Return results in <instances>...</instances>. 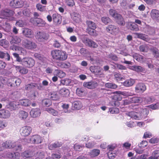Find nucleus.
I'll return each instance as SVG.
<instances>
[{"mask_svg":"<svg viewBox=\"0 0 159 159\" xmlns=\"http://www.w3.org/2000/svg\"><path fill=\"white\" fill-rule=\"evenodd\" d=\"M24 3L21 0H13L10 3V5L14 8H20L23 7Z\"/></svg>","mask_w":159,"mask_h":159,"instance_id":"obj_20","label":"nucleus"},{"mask_svg":"<svg viewBox=\"0 0 159 159\" xmlns=\"http://www.w3.org/2000/svg\"><path fill=\"white\" fill-rule=\"evenodd\" d=\"M101 20L103 23L106 25L110 22V19L107 17L104 16L102 17Z\"/></svg>","mask_w":159,"mask_h":159,"instance_id":"obj_63","label":"nucleus"},{"mask_svg":"<svg viewBox=\"0 0 159 159\" xmlns=\"http://www.w3.org/2000/svg\"><path fill=\"white\" fill-rule=\"evenodd\" d=\"M148 107L143 108L139 107L135 111H130L126 113L127 115L132 119L139 120L145 119L149 113Z\"/></svg>","mask_w":159,"mask_h":159,"instance_id":"obj_1","label":"nucleus"},{"mask_svg":"<svg viewBox=\"0 0 159 159\" xmlns=\"http://www.w3.org/2000/svg\"><path fill=\"white\" fill-rule=\"evenodd\" d=\"M131 103L141 102L142 98L138 97H134L130 98Z\"/></svg>","mask_w":159,"mask_h":159,"instance_id":"obj_45","label":"nucleus"},{"mask_svg":"<svg viewBox=\"0 0 159 159\" xmlns=\"http://www.w3.org/2000/svg\"><path fill=\"white\" fill-rule=\"evenodd\" d=\"M22 33L26 37L32 38L34 37V33L32 30L28 28H25L22 31Z\"/></svg>","mask_w":159,"mask_h":159,"instance_id":"obj_23","label":"nucleus"},{"mask_svg":"<svg viewBox=\"0 0 159 159\" xmlns=\"http://www.w3.org/2000/svg\"><path fill=\"white\" fill-rule=\"evenodd\" d=\"M41 113V111L39 108H33L31 109L30 115V117L33 118H36L39 117Z\"/></svg>","mask_w":159,"mask_h":159,"instance_id":"obj_15","label":"nucleus"},{"mask_svg":"<svg viewBox=\"0 0 159 159\" xmlns=\"http://www.w3.org/2000/svg\"><path fill=\"white\" fill-rule=\"evenodd\" d=\"M106 31L113 35H117L120 32L119 27L112 25H109L106 27Z\"/></svg>","mask_w":159,"mask_h":159,"instance_id":"obj_10","label":"nucleus"},{"mask_svg":"<svg viewBox=\"0 0 159 159\" xmlns=\"http://www.w3.org/2000/svg\"><path fill=\"white\" fill-rule=\"evenodd\" d=\"M6 157L12 159H19L20 157V153L16 152L14 153L8 152L6 155Z\"/></svg>","mask_w":159,"mask_h":159,"instance_id":"obj_30","label":"nucleus"},{"mask_svg":"<svg viewBox=\"0 0 159 159\" xmlns=\"http://www.w3.org/2000/svg\"><path fill=\"white\" fill-rule=\"evenodd\" d=\"M62 145V143L61 142L56 141L54 143L49 144L48 145V148L49 149L52 150L55 148L60 147Z\"/></svg>","mask_w":159,"mask_h":159,"instance_id":"obj_33","label":"nucleus"},{"mask_svg":"<svg viewBox=\"0 0 159 159\" xmlns=\"http://www.w3.org/2000/svg\"><path fill=\"white\" fill-rule=\"evenodd\" d=\"M0 58H4L5 59L8 61L10 59V56L9 54L7 52L5 53L2 51H0Z\"/></svg>","mask_w":159,"mask_h":159,"instance_id":"obj_40","label":"nucleus"},{"mask_svg":"<svg viewBox=\"0 0 159 159\" xmlns=\"http://www.w3.org/2000/svg\"><path fill=\"white\" fill-rule=\"evenodd\" d=\"M58 66L63 68H69L71 65L69 62H60L58 64Z\"/></svg>","mask_w":159,"mask_h":159,"instance_id":"obj_46","label":"nucleus"},{"mask_svg":"<svg viewBox=\"0 0 159 159\" xmlns=\"http://www.w3.org/2000/svg\"><path fill=\"white\" fill-rule=\"evenodd\" d=\"M14 14L13 11L8 9H5L2 11L0 12V18H4L7 17H10Z\"/></svg>","mask_w":159,"mask_h":159,"instance_id":"obj_16","label":"nucleus"},{"mask_svg":"<svg viewBox=\"0 0 159 159\" xmlns=\"http://www.w3.org/2000/svg\"><path fill=\"white\" fill-rule=\"evenodd\" d=\"M15 68L17 71L22 74H25L28 72L27 69L22 67L16 66Z\"/></svg>","mask_w":159,"mask_h":159,"instance_id":"obj_37","label":"nucleus"},{"mask_svg":"<svg viewBox=\"0 0 159 159\" xmlns=\"http://www.w3.org/2000/svg\"><path fill=\"white\" fill-rule=\"evenodd\" d=\"M42 138L38 135L32 136L28 141L32 143L39 144L42 142Z\"/></svg>","mask_w":159,"mask_h":159,"instance_id":"obj_17","label":"nucleus"},{"mask_svg":"<svg viewBox=\"0 0 159 159\" xmlns=\"http://www.w3.org/2000/svg\"><path fill=\"white\" fill-rule=\"evenodd\" d=\"M11 116V113L7 110H0V118L7 119L9 118Z\"/></svg>","mask_w":159,"mask_h":159,"instance_id":"obj_25","label":"nucleus"},{"mask_svg":"<svg viewBox=\"0 0 159 159\" xmlns=\"http://www.w3.org/2000/svg\"><path fill=\"white\" fill-rule=\"evenodd\" d=\"M22 45L26 48L30 50H33L36 48L37 45L35 43L31 40L25 39L22 42Z\"/></svg>","mask_w":159,"mask_h":159,"instance_id":"obj_8","label":"nucleus"},{"mask_svg":"<svg viewBox=\"0 0 159 159\" xmlns=\"http://www.w3.org/2000/svg\"><path fill=\"white\" fill-rule=\"evenodd\" d=\"M15 148L16 150H20L21 146L20 145L16 146V143L11 141L10 140L7 141L3 142L2 144V146H0V151H2L5 148Z\"/></svg>","mask_w":159,"mask_h":159,"instance_id":"obj_6","label":"nucleus"},{"mask_svg":"<svg viewBox=\"0 0 159 159\" xmlns=\"http://www.w3.org/2000/svg\"><path fill=\"white\" fill-rule=\"evenodd\" d=\"M83 85L84 87L89 89H93L98 86L97 82L95 81H91L89 82H84Z\"/></svg>","mask_w":159,"mask_h":159,"instance_id":"obj_24","label":"nucleus"},{"mask_svg":"<svg viewBox=\"0 0 159 159\" xmlns=\"http://www.w3.org/2000/svg\"><path fill=\"white\" fill-rule=\"evenodd\" d=\"M73 107L74 109L79 110L82 107V105L81 102L78 101L75 102L73 104Z\"/></svg>","mask_w":159,"mask_h":159,"instance_id":"obj_44","label":"nucleus"},{"mask_svg":"<svg viewBox=\"0 0 159 159\" xmlns=\"http://www.w3.org/2000/svg\"><path fill=\"white\" fill-rule=\"evenodd\" d=\"M65 3L69 7H72L75 4L74 0H66Z\"/></svg>","mask_w":159,"mask_h":159,"instance_id":"obj_64","label":"nucleus"},{"mask_svg":"<svg viewBox=\"0 0 159 159\" xmlns=\"http://www.w3.org/2000/svg\"><path fill=\"white\" fill-rule=\"evenodd\" d=\"M26 25L25 21L22 20H19L16 22V25L20 27H22Z\"/></svg>","mask_w":159,"mask_h":159,"instance_id":"obj_61","label":"nucleus"},{"mask_svg":"<svg viewBox=\"0 0 159 159\" xmlns=\"http://www.w3.org/2000/svg\"><path fill=\"white\" fill-rule=\"evenodd\" d=\"M51 55L53 59L60 61L65 60L68 57V54L65 52L59 50H52Z\"/></svg>","mask_w":159,"mask_h":159,"instance_id":"obj_2","label":"nucleus"},{"mask_svg":"<svg viewBox=\"0 0 159 159\" xmlns=\"http://www.w3.org/2000/svg\"><path fill=\"white\" fill-rule=\"evenodd\" d=\"M35 152H32L29 151H25L23 153L22 156L24 157H25V158H29V157L35 155Z\"/></svg>","mask_w":159,"mask_h":159,"instance_id":"obj_41","label":"nucleus"},{"mask_svg":"<svg viewBox=\"0 0 159 159\" xmlns=\"http://www.w3.org/2000/svg\"><path fill=\"white\" fill-rule=\"evenodd\" d=\"M35 37L39 42L43 43L48 39L49 35L43 31H38L35 34Z\"/></svg>","mask_w":159,"mask_h":159,"instance_id":"obj_7","label":"nucleus"},{"mask_svg":"<svg viewBox=\"0 0 159 159\" xmlns=\"http://www.w3.org/2000/svg\"><path fill=\"white\" fill-rule=\"evenodd\" d=\"M34 55L36 58H38L42 62H44L46 61V59L43 56L38 53H35Z\"/></svg>","mask_w":159,"mask_h":159,"instance_id":"obj_56","label":"nucleus"},{"mask_svg":"<svg viewBox=\"0 0 159 159\" xmlns=\"http://www.w3.org/2000/svg\"><path fill=\"white\" fill-rule=\"evenodd\" d=\"M30 21L34 24H37L39 26H43L46 24L45 21L39 18L31 19Z\"/></svg>","mask_w":159,"mask_h":159,"instance_id":"obj_21","label":"nucleus"},{"mask_svg":"<svg viewBox=\"0 0 159 159\" xmlns=\"http://www.w3.org/2000/svg\"><path fill=\"white\" fill-rule=\"evenodd\" d=\"M159 101L158 95L148 96L145 98H142L141 103L144 104H150L156 100Z\"/></svg>","mask_w":159,"mask_h":159,"instance_id":"obj_9","label":"nucleus"},{"mask_svg":"<svg viewBox=\"0 0 159 159\" xmlns=\"http://www.w3.org/2000/svg\"><path fill=\"white\" fill-rule=\"evenodd\" d=\"M82 41L86 45L90 47L95 48L98 46V44L95 42L88 38H83L82 39Z\"/></svg>","mask_w":159,"mask_h":159,"instance_id":"obj_12","label":"nucleus"},{"mask_svg":"<svg viewBox=\"0 0 159 159\" xmlns=\"http://www.w3.org/2000/svg\"><path fill=\"white\" fill-rule=\"evenodd\" d=\"M99 9L98 8H97L95 9L94 8V11H93V10H89L88 12V14L89 15V17L91 18L92 16H94V12L98 13L99 11Z\"/></svg>","mask_w":159,"mask_h":159,"instance_id":"obj_43","label":"nucleus"},{"mask_svg":"<svg viewBox=\"0 0 159 159\" xmlns=\"http://www.w3.org/2000/svg\"><path fill=\"white\" fill-rule=\"evenodd\" d=\"M100 152V151L99 150L94 149L91 151L90 153V155L92 157H95L99 155Z\"/></svg>","mask_w":159,"mask_h":159,"instance_id":"obj_54","label":"nucleus"},{"mask_svg":"<svg viewBox=\"0 0 159 159\" xmlns=\"http://www.w3.org/2000/svg\"><path fill=\"white\" fill-rule=\"evenodd\" d=\"M133 57L137 61L140 62H143L145 61V58L142 56L135 54H133Z\"/></svg>","mask_w":159,"mask_h":159,"instance_id":"obj_35","label":"nucleus"},{"mask_svg":"<svg viewBox=\"0 0 159 159\" xmlns=\"http://www.w3.org/2000/svg\"><path fill=\"white\" fill-rule=\"evenodd\" d=\"M35 64L34 60L31 57H25L22 59V65L27 68L33 67Z\"/></svg>","mask_w":159,"mask_h":159,"instance_id":"obj_11","label":"nucleus"},{"mask_svg":"<svg viewBox=\"0 0 159 159\" xmlns=\"http://www.w3.org/2000/svg\"><path fill=\"white\" fill-rule=\"evenodd\" d=\"M52 19L54 24L56 25L60 24L62 21L61 16L58 14L54 13L52 15Z\"/></svg>","mask_w":159,"mask_h":159,"instance_id":"obj_19","label":"nucleus"},{"mask_svg":"<svg viewBox=\"0 0 159 159\" xmlns=\"http://www.w3.org/2000/svg\"><path fill=\"white\" fill-rule=\"evenodd\" d=\"M42 104L44 106L49 107L51 105L52 102L49 99H45L42 101Z\"/></svg>","mask_w":159,"mask_h":159,"instance_id":"obj_58","label":"nucleus"},{"mask_svg":"<svg viewBox=\"0 0 159 159\" xmlns=\"http://www.w3.org/2000/svg\"><path fill=\"white\" fill-rule=\"evenodd\" d=\"M134 34L135 35V36L138 38L142 39L146 41H148V39L147 36L145 34L138 33H135Z\"/></svg>","mask_w":159,"mask_h":159,"instance_id":"obj_39","label":"nucleus"},{"mask_svg":"<svg viewBox=\"0 0 159 159\" xmlns=\"http://www.w3.org/2000/svg\"><path fill=\"white\" fill-rule=\"evenodd\" d=\"M159 157V151L155 150L152 153L151 156L148 158V159H157Z\"/></svg>","mask_w":159,"mask_h":159,"instance_id":"obj_48","label":"nucleus"},{"mask_svg":"<svg viewBox=\"0 0 159 159\" xmlns=\"http://www.w3.org/2000/svg\"><path fill=\"white\" fill-rule=\"evenodd\" d=\"M90 70L91 72L98 76L103 75V71L102 68L98 66H93L90 67Z\"/></svg>","mask_w":159,"mask_h":159,"instance_id":"obj_14","label":"nucleus"},{"mask_svg":"<svg viewBox=\"0 0 159 159\" xmlns=\"http://www.w3.org/2000/svg\"><path fill=\"white\" fill-rule=\"evenodd\" d=\"M19 105L25 107L29 106L31 103L30 101L27 99H22L19 101Z\"/></svg>","mask_w":159,"mask_h":159,"instance_id":"obj_32","label":"nucleus"},{"mask_svg":"<svg viewBox=\"0 0 159 159\" xmlns=\"http://www.w3.org/2000/svg\"><path fill=\"white\" fill-rule=\"evenodd\" d=\"M135 83L134 80L132 79L126 80L123 83V85L126 87H129L132 86Z\"/></svg>","mask_w":159,"mask_h":159,"instance_id":"obj_38","label":"nucleus"},{"mask_svg":"<svg viewBox=\"0 0 159 159\" xmlns=\"http://www.w3.org/2000/svg\"><path fill=\"white\" fill-rule=\"evenodd\" d=\"M106 87L112 89L116 88L117 86L116 85L112 83H107L105 84Z\"/></svg>","mask_w":159,"mask_h":159,"instance_id":"obj_60","label":"nucleus"},{"mask_svg":"<svg viewBox=\"0 0 159 159\" xmlns=\"http://www.w3.org/2000/svg\"><path fill=\"white\" fill-rule=\"evenodd\" d=\"M146 89L145 84L141 83L138 84L135 88V91L138 93H143L146 90Z\"/></svg>","mask_w":159,"mask_h":159,"instance_id":"obj_22","label":"nucleus"},{"mask_svg":"<svg viewBox=\"0 0 159 159\" xmlns=\"http://www.w3.org/2000/svg\"><path fill=\"white\" fill-rule=\"evenodd\" d=\"M151 17L155 20L159 19V11L156 9L152 10L151 12Z\"/></svg>","mask_w":159,"mask_h":159,"instance_id":"obj_31","label":"nucleus"},{"mask_svg":"<svg viewBox=\"0 0 159 159\" xmlns=\"http://www.w3.org/2000/svg\"><path fill=\"white\" fill-rule=\"evenodd\" d=\"M11 49L13 51H20L21 52L25 53H26V51L24 49L22 48L16 46H13L11 47Z\"/></svg>","mask_w":159,"mask_h":159,"instance_id":"obj_42","label":"nucleus"},{"mask_svg":"<svg viewBox=\"0 0 159 159\" xmlns=\"http://www.w3.org/2000/svg\"><path fill=\"white\" fill-rule=\"evenodd\" d=\"M58 92L59 94L63 97H66L68 96L70 94L69 90L65 88L61 89L59 90Z\"/></svg>","mask_w":159,"mask_h":159,"instance_id":"obj_29","label":"nucleus"},{"mask_svg":"<svg viewBox=\"0 0 159 159\" xmlns=\"http://www.w3.org/2000/svg\"><path fill=\"white\" fill-rule=\"evenodd\" d=\"M18 116L19 118L21 120H25L28 116V113L23 110H20L18 114Z\"/></svg>","mask_w":159,"mask_h":159,"instance_id":"obj_26","label":"nucleus"},{"mask_svg":"<svg viewBox=\"0 0 159 159\" xmlns=\"http://www.w3.org/2000/svg\"><path fill=\"white\" fill-rule=\"evenodd\" d=\"M21 41V39L16 36H13L11 37L10 40V43L12 44H18Z\"/></svg>","mask_w":159,"mask_h":159,"instance_id":"obj_27","label":"nucleus"},{"mask_svg":"<svg viewBox=\"0 0 159 159\" xmlns=\"http://www.w3.org/2000/svg\"><path fill=\"white\" fill-rule=\"evenodd\" d=\"M71 18L75 22L79 23L81 22L82 19L80 15L77 12H73L70 14Z\"/></svg>","mask_w":159,"mask_h":159,"instance_id":"obj_18","label":"nucleus"},{"mask_svg":"<svg viewBox=\"0 0 159 159\" xmlns=\"http://www.w3.org/2000/svg\"><path fill=\"white\" fill-rule=\"evenodd\" d=\"M114 74L115 78L117 81H121L124 79V77L120 74L116 72Z\"/></svg>","mask_w":159,"mask_h":159,"instance_id":"obj_52","label":"nucleus"},{"mask_svg":"<svg viewBox=\"0 0 159 159\" xmlns=\"http://www.w3.org/2000/svg\"><path fill=\"white\" fill-rule=\"evenodd\" d=\"M129 2L126 0H123L120 3L121 7L125 9H127Z\"/></svg>","mask_w":159,"mask_h":159,"instance_id":"obj_53","label":"nucleus"},{"mask_svg":"<svg viewBox=\"0 0 159 159\" xmlns=\"http://www.w3.org/2000/svg\"><path fill=\"white\" fill-rule=\"evenodd\" d=\"M9 105L11 110H14L19 108V102L13 101L10 102Z\"/></svg>","mask_w":159,"mask_h":159,"instance_id":"obj_34","label":"nucleus"},{"mask_svg":"<svg viewBox=\"0 0 159 159\" xmlns=\"http://www.w3.org/2000/svg\"><path fill=\"white\" fill-rule=\"evenodd\" d=\"M32 128L30 126H24L20 129V134L23 136H27L29 135L31 133Z\"/></svg>","mask_w":159,"mask_h":159,"instance_id":"obj_13","label":"nucleus"},{"mask_svg":"<svg viewBox=\"0 0 159 159\" xmlns=\"http://www.w3.org/2000/svg\"><path fill=\"white\" fill-rule=\"evenodd\" d=\"M37 85L35 83H31L26 85L25 89L26 90H30L36 87Z\"/></svg>","mask_w":159,"mask_h":159,"instance_id":"obj_57","label":"nucleus"},{"mask_svg":"<svg viewBox=\"0 0 159 159\" xmlns=\"http://www.w3.org/2000/svg\"><path fill=\"white\" fill-rule=\"evenodd\" d=\"M53 74L54 75L58 76L60 78H63L65 76L66 74L65 72L62 70H55L53 72Z\"/></svg>","mask_w":159,"mask_h":159,"instance_id":"obj_36","label":"nucleus"},{"mask_svg":"<svg viewBox=\"0 0 159 159\" xmlns=\"http://www.w3.org/2000/svg\"><path fill=\"white\" fill-rule=\"evenodd\" d=\"M111 65L113 66L114 68L118 69L120 70H125L126 67L121 65L118 64H111Z\"/></svg>","mask_w":159,"mask_h":159,"instance_id":"obj_59","label":"nucleus"},{"mask_svg":"<svg viewBox=\"0 0 159 159\" xmlns=\"http://www.w3.org/2000/svg\"><path fill=\"white\" fill-rule=\"evenodd\" d=\"M110 15L113 17L116 22L119 25H123L125 24V21L121 16L117 13L116 11L111 9L109 10Z\"/></svg>","mask_w":159,"mask_h":159,"instance_id":"obj_5","label":"nucleus"},{"mask_svg":"<svg viewBox=\"0 0 159 159\" xmlns=\"http://www.w3.org/2000/svg\"><path fill=\"white\" fill-rule=\"evenodd\" d=\"M76 93L79 96H82L84 95V90L81 89H77L76 90Z\"/></svg>","mask_w":159,"mask_h":159,"instance_id":"obj_62","label":"nucleus"},{"mask_svg":"<svg viewBox=\"0 0 159 159\" xmlns=\"http://www.w3.org/2000/svg\"><path fill=\"white\" fill-rule=\"evenodd\" d=\"M46 111L54 116H57L60 114L58 111L51 108H47L46 109Z\"/></svg>","mask_w":159,"mask_h":159,"instance_id":"obj_47","label":"nucleus"},{"mask_svg":"<svg viewBox=\"0 0 159 159\" xmlns=\"http://www.w3.org/2000/svg\"><path fill=\"white\" fill-rule=\"evenodd\" d=\"M86 23L87 25V28L86 29L87 32L90 35L93 36H97L98 33L95 30L96 28V25L95 23L89 20H87Z\"/></svg>","mask_w":159,"mask_h":159,"instance_id":"obj_4","label":"nucleus"},{"mask_svg":"<svg viewBox=\"0 0 159 159\" xmlns=\"http://www.w3.org/2000/svg\"><path fill=\"white\" fill-rule=\"evenodd\" d=\"M130 69L137 72H141L143 71L144 70L143 68L139 66H132L131 67Z\"/></svg>","mask_w":159,"mask_h":159,"instance_id":"obj_51","label":"nucleus"},{"mask_svg":"<svg viewBox=\"0 0 159 159\" xmlns=\"http://www.w3.org/2000/svg\"><path fill=\"white\" fill-rule=\"evenodd\" d=\"M129 26V29L131 30L138 31L139 30V28L138 25L134 23H129L128 25Z\"/></svg>","mask_w":159,"mask_h":159,"instance_id":"obj_49","label":"nucleus"},{"mask_svg":"<svg viewBox=\"0 0 159 159\" xmlns=\"http://www.w3.org/2000/svg\"><path fill=\"white\" fill-rule=\"evenodd\" d=\"M115 93L119 95H122L125 96H131L133 95V93L127 91H118L115 92Z\"/></svg>","mask_w":159,"mask_h":159,"instance_id":"obj_50","label":"nucleus"},{"mask_svg":"<svg viewBox=\"0 0 159 159\" xmlns=\"http://www.w3.org/2000/svg\"><path fill=\"white\" fill-rule=\"evenodd\" d=\"M48 97L51 100H57L60 98L59 96L57 94L56 91L51 92L48 94Z\"/></svg>","mask_w":159,"mask_h":159,"instance_id":"obj_28","label":"nucleus"},{"mask_svg":"<svg viewBox=\"0 0 159 159\" xmlns=\"http://www.w3.org/2000/svg\"><path fill=\"white\" fill-rule=\"evenodd\" d=\"M2 84H7L11 87H15L20 85L21 81L19 79L16 78H11L8 80L7 78H1L0 80H2Z\"/></svg>","mask_w":159,"mask_h":159,"instance_id":"obj_3","label":"nucleus"},{"mask_svg":"<svg viewBox=\"0 0 159 159\" xmlns=\"http://www.w3.org/2000/svg\"><path fill=\"white\" fill-rule=\"evenodd\" d=\"M147 107L153 110L158 109H159V102H157L155 104H152L147 106Z\"/></svg>","mask_w":159,"mask_h":159,"instance_id":"obj_55","label":"nucleus"}]
</instances>
